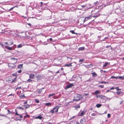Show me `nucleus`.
<instances>
[{"instance_id":"nucleus-1","label":"nucleus","mask_w":124,"mask_h":124,"mask_svg":"<svg viewBox=\"0 0 124 124\" xmlns=\"http://www.w3.org/2000/svg\"><path fill=\"white\" fill-rule=\"evenodd\" d=\"M61 104H59L55 107H54L50 111V113L53 114L54 113V111L55 113H56L58 112V110L59 108L61 106Z\"/></svg>"},{"instance_id":"nucleus-2","label":"nucleus","mask_w":124,"mask_h":124,"mask_svg":"<svg viewBox=\"0 0 124 124\" xmlns=\"http://www.w3.org/2000/svg\"><path fill=\"white\" fill-rule=\"evenodd\" d=\"M8 67L9 68V69L11 70L14 68L16 66L14 63H10L8 65Z\"/></svg>"},{"instance_id":"nucleus-3","label":"nucleus","mask_w":124,"mask_h":124,"mask_svg":"<svg viewBox=\"0 0 124 124\" xmlns=\"http://www.w3.org/2000/svg\"><path fill=\"white\" fill-rule=\"evenodd\" d=\"M81 97V95L80 94H78L77 95L76 97V99H75V100L76 101H78L80 100Z\"/></svg>"},{"instance_id":"nucleus-4","label":"nucleus","mask_w":124,"mask_h":124,"mask_svg":"<svg viewBox=\"0 0 124 124\" xmlns=\"http://www.w3.org/2000/svg\"><path fill=\"white\" fill-rule=\"evenodd\" d=\"M73 85L72 84L69 85H68L67 86L66 88V89H67L69 88H70L72 86H73Z\"/></svg>"},{"instance_id":"nucleus-5","label":"nucleus","mask_w":124,"mask_h":124,"mask_svg":"<svg viewBox=\"0 0 124 124\" xmlns=\"http://www.w3.org/2000/svg\"><path fill=\"white\" fill-rule=\"evenodd\" d=\"M86 112V110L83 111L81 112V113L80 114V116H83L85 114Z\"/></svg>"},{"instance_id":"nucleus-6","label":"nucleus","mask_w":124,"mask_h":124,"mask_svg":"<svg viewBox=\"0 0 124 124\" xmlns=\"http://www.w3.org/2000/svg\"><path fill=\"white\" fill-rule=\"evenodd\" d=\"M86 6V5H79L78 6V7L80 8H79V9H81L82 8H84Z\"/></svg>"},{"instance_id":"nucleus-7","label":"nucleus","mask_w":124,"mask_h":124,"mask_svg":"<svg viewBox=\"0 0 124 124\" xmlns=\"http://www.w3.org/2000/svg\"><path fill=\"white\" fill-rule=\"evenodd\" d=\"M5 47H6L7 49L8 50H12V49L11 47L6 46H5Z\"/></svg>"},{"instance_id":"nucleus-8","label":"nucleus","mask_w":124,"mask_h":124,"mask_svg":"<svg viewBox=\"0 0 124 124\" xmlns=\"http://www.w3.org/2000/svg\"><path fill=\"white\" fill-rule=\"evenodd\" d=\"M85 49L84 47H79L78 48V50L79 51H82L84 50Z\"/></svg>"},{"instance_id":"nucleus-9","label":"nucleus","mask_w":124,"mask_h":124,"mask_svg":"<svg viewBox=\"0 0 124 124\" xmlns=\"http://www.w3.org/2000/svg\"><path fill=\"white\" fill-rule=\"evenodd\" d=\"M11 59L12 60H13L16 61L15 63H16L17 62V59L15 58L14 57H11Z\"/></svg>"},{"instance_id":"nucleus-10","label":"nucleus","mask_w":124,"mask_h":124,"mask_svg":"<svg viewBox=\"0 0 124 124\" xmlns=\"http://www.w3.org/2000/svg\"><path fill=\"white\" fill-rule=\"evenodd\" d=\"M92 76L94 77H96L97 75V74L95 72L92 73Z\"/></svg>"},{"instance_id":"nucleus-11","label":"nucleus","mask_w":124,"mask_h":124,"mask_svg":"<svg viewBox=\"0 0 124 124\" xmlns=\"http://www.w3.org/2000/svg\"><path fill=\"white\" fill-rule=\"evenodd\" d=\"M42 118V117L41 116H38L36 117V119H41Z\"/></svg>"},{"instance_id":"nucleus-12","label":"nucleus","mask_w":124,"mask_h":124,"mask_svg":"<svg viewBox=\"0 0 124 124\" xmlns=\"http://www.w3.org/2000/svg\"><path fill=\"white\" fill-rule=\"evenodd\" d=\"M100 1V0H97L94 3V5H96L99 3Z\"/></svg>"},{"instance_id":"nucleus-13","label":"nucleus","mask_w":124,"mask_h":124,"mask_svg":"<svg viewBox=\"0 0 124 124\" xmlns=\"http://www.w3.org/2000/svg\"><path fill=\"white\" fill-rule=\"evenodd\" d=\"M85 121V120L83 119H81L80 120V123L81 124H83V122Z\"/></svg>"},{"instance_id":"nucleus-14","label":"nucleus","mask_w":124,"mask_h":124,"mask_svg":"<svg viewBox=\"0 0 124 124\" xmlns=\"http://www.w3.org/2000/svg\"><path fill=\"white\" fill-rule=\"evenodd\" d=\"M34 75L33 74H31L30 75V78H31L33 79L34 78Z\"/></svg>"},{"instance_id":"nucleus-15","label":"nucleus","mask_w":124,"mask_h":124,"mask_svg":"<svg viewBox=\"0 0 124 124\" xmlns=\"http://www.w3.org/2000/svg\"><path fill=\"white\" fill-rule=\"evenodd\" d=\"M72 63H70L69 64H66L65 65V66H67V67H69V66H72V65H71Z\"/></svg>"},{"instance_id":"nucleus-16","label":"nucleus","mask_w":124,"mask_h":124,"mask_svg":"<svg viewBox=\"0 0 124 124\" xmlns=\"http://www.w3.org/2000/svg\"><path fill=\"white\" fill-rule=\"evenodd\" d=\"M23 64H20L17 67V68L19 69H21L22 68L23 66Z\"/></svg>"},{"instance_id":"nucleus-17","label":"nucleus","mask_w":124,"mask_h":124,"mask_svg":"<svg viewBox=\"0 0 124 124\" xmlns=\"http://www.w3.org/2000/svg\"><path fill=\"white\" fill-rule=\"evenodd\" d=\"M122 93L123 92L121 91H118L117 92V94L118 95L122 94Z\"/></svg>"},{"instance_id":"nucleus-18","label":"nucleus","mask_w":124,"mask_h":124,"mask_svg":"<svg viewBox=\"0 0 124 124\" xmlns=\"http://www.w3.org/2000/svg\"><path fill=\"white\" fill-rule=\"evenodd\" d=\"M45 105L46 106H51V104L50 103H46L45 104Z\"/></svg>"},{"instance_id":"nucleus-19","label":"nucleus","mask_w":124,"mask_h":124,"mask_svg":"<svg viewBox=\"0 0 124 124\" xmlns=\"http://www.w3.org/2000/svg\"><path fill=\"white\" fill-rule=\"evenodd\" d=\"M101 104H96V106L97 107L99 108L101 106Z\"/></svg>"},{"instance_id":"nucleus-20","label":"nucleus","mask_w":124,"mask_h":124,"mask_svg":"<svg viewBox=\"0 0 124 124\" xmlns=\"http://www.w3.org/2000/svg\"><path fill=\"white\" fill-rule=\"evenodd\" d=\"M24 107L25 108L27 109L30 107V105H29L27 104L26 105H25L24 106Z\"/></svg>"},{"instance_id":"nucleus-21","label":"nucleus","mask_w":124,"mask_h":124,"mask_svg":"<svg viewBox=\"0 0 124 124\" xmlns=\"http://www.w3.org/2000/svg\"><path fill=\"white\" fill-rule=\"evenodd\" d=\"M74 107L75 108L77 109L78 108H79L80 107V106L79 105H78L76 106H74Z\"/></svg>"},{"instance_id":"nucleus-22","label":"nucleus","mask_w":124,"mask_h":124,"mask_svg":"<svg viewBox=\"0 0 124 124\" xmlns=\"http://www.w3.org/2000/svg\"><path fill=\"white\" fill-rule=\"evenodd\" d=\"M108 62H106L105 63V64L103 65V67H106V66H107L108 65Z\"/></svg>"},{"instance_id":"nucleus-23","label":"nucleus","mask_w":124,"mask_h":124,"mask_svg":"<svg viewBox=\"0 0 124 124\" xmlns=\"http://www.w3.org/2000/svg\"><path fill=\"white\" fill-rule=\"evenodd\" d=\"M94 93L95 94H97L99 93L100 91H95Z\"/></svg>"},{"instance_id":"nucleus-24","label":"nucleus","mask_w":124,"mask_h":124,"mask_svg":"<svg viewBox=\"0 0 124 124\" xmlns=\"http://www.w3.org/2000/svg\"><path fill=\"white\" fill-rule=\"evenodd\" d=\"M111 78H112L117 79L118 78L117 77H115L114 76H112L111 77Z\"/></svg>"},{"instance_id":"nucleus-25","label":"nucleus","mask_w":124,"mask_h":124,"mask_svg":"<svg viewBox=\"0 0 124 124\" xmlns=\"http://www.w3.org/2000/svg\"><path fill=\"white\" fill-rule=\"evenodd\" d=\"M41 77V76L40 75H38L36 76V78L38 79H39Z\"/></svg>"},{"instance_id":"nucleus-26","label":"nucleus","mask_w":124,"mask_h":124,"mask_svg":"<svg viewBox=\"0 0 124 124\" xmlns=\"http://www.w3.org/2000/svg\"><path fill=\"white\" fill-rule=\"evenodd\" d=\"M7 111L8 112V113H7V114H12V112L10 111L8 109Z\"/></svg>"},{"instance_id":"nucleus-27","label":"nucleus","mask_w":124,"mask_h":124,"mask_svg":"<svg viewBox=\"0 0 124 124\" xmlns=\"http://www.w3.org/2000/svg\"><path fill=\"white\" fill-rule=\"evenodd\" d=\"M0 45H1L2 47L3 48H4V47H5V46H4V44H3L2 43L0 42Z\"/></svg>"},{"instance_id":"nucleus-28","label":"nucleus","mask_w":124,"mask_h":124,"mask_svg":"<svg viewBox=\"0 0 124 124\" xmlns=\"http://www.w3.org/2000/svg\"><path fill=\"white\" fill-rule=\"evenodd\" d=\"M55 93H54L52 94H49L48 95V97L50 98L52 96H53L55 95Z\"/></svg>"},{"instance_id":"nucleus-29","label":"nucleus","mask_w":124,"mask_h":124,"mask_svg":"<svg viewBox=\"0 0 124 124\" xmlns=\"http://www.w3.org/2000/svg\"><path fill=\"white\" fill-rule=\"evenodd\" d=\"M22 47V45L21 44H19L17 46V48H21Z\"/></svg>"},{"instance_id":"nucleus-30","label":"nucleus","mask_w":124,"mask_h":124,"mask_svg":"<svg viewBox=\"0 0 124 124\" xmlns=\"http://www.w3.org/2000/svg\"><path fill=\"white\" fill-rule=\"evenodd\" d=\"M17 108L19 109H21L22 110H23L24 109L22 107H17Z\"/></svg>"},{"instance_id":"nucleus-31","label":"nucleus","mask_w":124,"mask_h":124,"mask_svg":"<svg viewBox=\"0 0 124 124\" xmlns=\"http://www.w3.org/2000/svg\"><path fill=\"white\" fill-rule=\"evenodd\" d=\"M118 78L119 79H124V77L123 76H120L118 77Z\"/></svg>"},{"instance_id":"nucleus-32","label":"nucleus","mask_w":124,"mask_h":124,"mask_svg":"<svg viewBox=\"0 0 124 124\" xmlns=\"http://www.w3.org/2000/svg\"><path fill=\"white\" fill-rule=\"evenodd\" d=\"M13 42H9L8 43V45L9 46H11L13 45Z\"/></svg>"},{"instance_id":"nucleus-33","label":"nucleus","mask_w":124,"mask_h":124,"mask_svg":"<svg viewBox=\"0 0 124 124\" xmlns=\"http://www.w3.org/2000/svg\"><path fill=\"white\" fill-rule=\"evenodd\" d=\"M35 101L37 103H39V101L37 99H35Z\"/></svg>"},{"instance_id":"nucleus-34","label":"nucleus","mask_w":124,"mask_h":124,"mask_svg":"<svg viewBox=\"0 0 124 124\" xmlns=\"http://www.w3.org/2000/svg\"><path fill=\"white\" fill-rule=\"evenodd\" d=\"M30 117V116L29 115H26V116H24V118H26L27 117Z\"/></svg>"},{"instance_id":"nucleus-35","label":"nucleus","mask_w":124,"mask_h":124,"mask_svg":"<svg viewBox=\"0 0 124 124\" xmlns=\"http://www.w3.org/2000/svg\"><path fill=\"white\" fill-rule=\"evenodd\" d=\"M88 19L87 17H85V19L84 20V22H85V21H86L88 20Z\"/></svg>"},{"instance_id":"nucleus-36","label":"nucleus","mask_w":124,"mask_h":124,"mask_svg":"<svg viewBox=\"0 0 124 124\" xmlns=\"http://www.w3.org/2000/svg\"><path fill=\"white\" fill-rule=\"evenodd\" d=\"M99 83H100V84H102V83H107V82H101V81H99Z\"/></svg>"},{"instance_id":"nucleus-37","label":"nucleus","mask_w":124,"mask_h":124,"mask_svg":"<svg viewBox=\"0 0 124 124\" xmlns=\"http://www.w3.org/2000/svg\"><path fill=\"white\" fill-rule=\"evenodd\" d=\"M70 32L73 34H74L75 33L74 31L73 30H70Z\"/></svg>"},{"instance_id":"nucleus-38","label":"nucleus","mask_w":124,"mask_h":124,"mask_svg":"<svg viewBox=\"0 0 124 124\" xmlns=\"http://www.w3.org/2000/svg\"><path fill=\"white\" fill-rule=\"evenodd\" d=\"M99 87H101V88H103L104 87V85H100L99 86Z\"/></svg>"},{"instance_id":"nucleus-39","label":"nucleus","mask_w":124,"mask_h":124,"mask_svg":"<svg viewBox=\"0 0 124 124\" xmlns=\"http://www.w3.org/2000/svg\"><path fill=\"white\" fill-rule=\"evenodd\" d=\"M84 59H81L79 61V62H82L84 61Z\"/></svg>"},{"instance_id":"nucleus-40","label":"nucleus","mask_w":124,"mask_h":124,"mask_svg":"<svg viewBox=\"0 0 124 124\" xmlns=\"http://www.w3.org/2000/svg\"><path fill=\"white\" fill-rule=\"evenodd\" d=\"M115 88L116 89V90L117 91L120 90L121 89H119L118 87H116V88Z\"/></svg>"},{"instance_id":"nucleus-41","label":"nucleus","mask_w":124,"mask_h":124,"mask_svg":"<svg viewBox=\"0 0 124 124\" xmlns=\"http://www.w3.org/2000/svg\"><path fill=\"white\" fill-rule=\"evenodd\" d=\"M5 46H9L8 45V43L7 42H5Z\"/></svg>"},{"instance_id":"nucleus-42","label":"nucleus","mask_w":124,"mask_h":124,"mask_svg":"<svg viewBox=\"0 0 124 124\" xmlns=\"http://www.w3.org/2000/svg\"><path fill=\"white\" fill-rule=\"evenodd\" d=\"M101 96V95H96V96L97 98H100Z\"/></svg>"},{"instance_id":"nucleus-43","label":"nucleus","mask_w":124,"mask_h":124,"mask_svg":"<svg viewBox=\"0 0 124 124\" xmlns=\"http://www.w3.org/2000/svg\"><path fill=\"white\" fill-rule=\"evenodd\" d=\"M91 116H96V115L95 113H93L91 115Z\"/></svg>"},{"instance_id":"nucleus-44","label":"nucleus","mask_w":124,"mask_h":124,"mask_svg":"<svg viewBox=\"0 0 124 124\" xmlns=\"http://www.w3.org/2000/svg\"><path fill=\"white\" fill-rule=\"evenodd\" d=\"M15 111H16L15 115H19L17 113L16 109L15 110Z\"/></svg>"},{"instance_id":"nucleus-45","label":"nucleus","mask_w":124,"mask_h":124,"mask_svg":"<svg viewBox=\"0 0 124 124\" xmlns=\"http://www.w3.org/2000/svg\"><path fill=\"white\" fill-rule=\"evenodd\" d=\"M110 116H111V115L110 114H108L107 116L108 118L110 117Z\"/></svg>"},{"instance_id":"nucleus-46","label":"nucleus","mask_w":124,"mask_h":124,"mask_svg":"<svg viewBox=\"0 0 124 124\" xmlns=\"http://www.w3.org/2000/svg\"><path fill=\"white\" fill-rule=\"evenodd\" d=\"M15 6L14 7H13L12 8H11L9 10V11H11V10H12L14 8H15Z\"/></svg>"},{"instance_id":"nucleus-47","label":"nucleus","mask_w":124,"mask_h":124,"mask_svg":"<svg viewBox=\"0 0 124 124\" xmlns=\"http://www.w3.org/2000/svg\"><path fill=\"white\" fill-rule=\"evenodd\" d=\"M111 47V46L110 45L107 46H106V47L107 48H109V47Z\"/></svg>"},{"instance_id":"nucleus-48","label":"nucleus","mask_w":124,"mask_h":124,"mask_svg":"<svg viewBox=\"0 0 124 124\" xmlns=\"http://www.w3.org/2000/svg\"><path fill=\"white\" fill-rule=\"evenodd\" d=\"M16 78H14L13 80L12 81V82H14V81H16Z\"/></svg>"},{"instance_id":"nucleus-49","label":"nucleus","mask_w":124,"mask_h":124,"mask_svg":"<svg viewBox=\"0 0 124 124\" xmlns=\"http://www.w3.org/2000/svg\"><path fill=\"white\" fill-rule=\"evenodd\" d=\"M88 19H90L91 17H92L91 16H88V17H86Z\"/></svg>"},{"instance_id":"nucleus-50","label":"nucleus","mask_w":124,"mask_h":124,"mask_svg":"<svg viewBox=\"0 0 124 124\" xmlns=\"http://www.w3.org/2000/svg\"><path fill=\"white\" fill-rule=\"evenodd\" d=\"M67 58H69V59H70V60H69V61H71V60H72V58H71V57H67Z\"/></svg>"},{"instance_id":"nucleus-51","label":"nucleus","mask_w":124,"mask_h":124,"mask_svg":"<svg viewBox=\"0 0 124 124\" xmlns=\"http://www.w3.org/2000/svg\"><path fill=\"white\" fill-rule=\"evenodd\" d=\"M123 101H121L120 102V105H121L122 103L123 102Z\"/></svg>"},{"instance_id":"nucleus-52","label":"nucleus","mask_w":124,"mask_h":124,"mask_svg":"<svg viewBox=\"0 0 124 124\" xmlns=\"http://www.w3.org/2000/svg\"><path fill=\"white\" fill-rule=\"evenodd\" d=\"M22 70H19L18 71V72L19 73H20L21 72Z\"/></svg>"},{"instance_id":"nucleus-53","label":"nucleus","mask_w":124,"mask_h":124,"mask_svg":"<svg viewBox=\"0 0 124 124\" xmlns=\"http://www.w3.org/2000/svg\"><path fill=\"white\" fill-rule=\"evenodd\" d=\"M31 81H32V80L30 79H29L27 80V81H28V82H30Z\"/></svg>"},{"instance_id":"nucleus-54","label":"nucleus","mask_w":124,"mask_h":124,"mask_svg":"<svg viewBox=\"0 0 124 124\" xmlns=\"http://www.w3.org/2000/svg\"><path fill=\"white\" fill-rule=\"evenodd\" d=\"M0 116H5V115H4L2 114H0Z\"/></svg>"},{"instance_id":"nucleus-55","label":"nucleus","mask_w":124,"mask_h":124,"mask_svg":"<svg viewBox=\"0 0 124 124\" xmlns=\"http://www.w3.org/2000/svg\"><path fill=\"white\" fill-rule=\"evenodd\" d=\"M49 40L50 41H52L53 40V39L52 38H50L49 39Z\"/></svg>"},{"instance_id":"nucleus-56","label":"nucleus","mask_w":124,"mask_h":124,"mask_svg":"<svg viewBox=\"0 0 124 124\" xmlns=\"http://www.w3.org/2000/svg\"><path fill=\"white\" fill-rule=\"evenodd\" d=\"M115 88L114 87H112L110 88V90H113Z\"/></svg>"},{"instance_id":"nucleus-57","label":"nucleus","mask_w":124,"mask_h":124,"mask_svg":"<svg viewBox=\"0 0 124 124\" xmlns=\"http://www.w3.org/2000/svg\"><path fill=\"white\" fill-rule=\"evenodd\" d=\"M28 24L30 26H31V24L30 23H28Z\"/></svg>"},{"instance_id":"nucleus-58","label":"nucleus","mask_w":124,"mask_h":124,"mask_svg":"<svg viewBox=\"0 0 124 124\" xmlns=\"http://www.w3.org/2000/svg\"><path fill=\"white\" fill-rule=\"evenodd\" d=\"M21 87H17V88H16V89H21Z\"/></svg>"},{"instance_id":"nucleus-59","label":"nucleus","mask_w":124,"mask_h":124,"mask_svg":"<svg viewBox=\"0 0 124 124\" xmlns=\"http://www.w3.org/2000/svg\"><path fill=\"white\" fill-rule=\"evenodd\" d=\"M20 115V118H22L23 117V116L22 115Z\"/></svg>"},{"instance_id":"nucleus-60","label":"nucleus","mask_w":124,"mask_h":124,"mask_svg":"<svg viewBox=\"0 0 124 124\" xmlns=\"http://www.w3.org/2000/svg\"><path fill=\"white\" fill-rule=\"evenodd\" d=\"M40 3L41 4V6H42V5L43 4V2H40Z\"/></svg>"},{"instance_id":"nucleus-61","label":"nucleus","mask_w":124,"mask_h":124,"mask_svg":"<svg viewBox=\"0 0 124 124\" xmlns=\"http://www.w3.org/2000/svg\"><path fill=\"white\" fill-rule=\"evenodd\" d=\"M84 94L86 96V95H88V93H85Z\"/></svg>"},{"instance_id":"nucleus-62","label":"nucleus","mask_w":124,"mask_h":124,"mask_svg":"<svg viewBox=\"0 0 124 124\" xmlns=\"http://www.w3.org/2000/svg\"><path fill=\"white\" fill-rule=\"evenodd\" d=\"M59 72V70L56 73H58Z\"/></svg>"},{"instance_id":"nucleus-63","label":"nucleus","mask_w":124,"mask_h":124,"mask_svg":"<svg viewBox=\"0 0 124 124\" xmlns=\"http://www.w3.org/2000/svg\"><path fill=\"white\" fill-rule=\"evenodd\" d=\"M27 103V102L26 101V102H25L24 103V104H26Z\"/></svg>"},{"instance_id":"nucleus-64","label":"nucleus","mask_w":124,"mask_h":124,"mask_svg":"<svg viewBox=\"0 0 124 124\" xmlns=\"http://www.w3.org/2000/svg\"><path fill=\"white\" fill-rule=\"evenodd\" d=\"M76 124H80L78 122H77L76 123Z\"/></svg>"}]
</instances>
